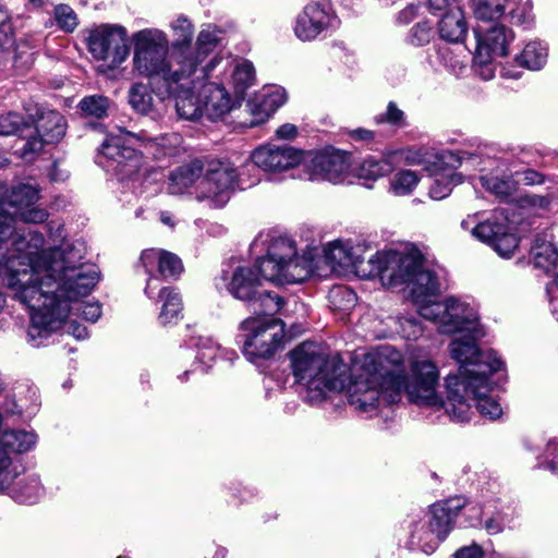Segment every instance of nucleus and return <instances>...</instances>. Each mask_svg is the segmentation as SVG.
Returning a JSON list of instances; mask_svg holds the SVG:
<instances>
[{"mask_svg": "<svg viewBox=\"0 0 558 558\" xmlns=\"http://www.w3.org/2000/svg\"><path fill=\"white\" fill-rule=\"evenodd\" d=\"M289 356L294 380L305 389L310 403L323 401L329 391H347L349 403L364 413L374 412L381 403L390 404L384 386L403 367V354L390 345L356 359L352 368L314 342L301 343Z\"/></svg>", "mask_w": 558, "mask_h": 558, "instance_id": "obj_1", "label": "nucleus"}, {"mask_svg": "<svg viewBox=\"0 0 558 558\" xmlns=\"http://www.w3.org/2000/svg\"><path fill=\"white\" fill-rule=\"evenodd\" d=\"M466 333L465 337L453 339L449 345L450 355L460 367L458 374L445 378V401L437 391L440 378L438 366L423 352L413 351L408 357V365L403 359L402 371L390 375L384 386V396L388 402H399L404 393L411 402L445 409L452 421L468 420L471 413L469 386L473 385L476 376L498 372L504 363L496 352L478 349V329Z\"/></svg>", "mask_w": 558, "mask_h": 558, "instance_id": "obj_2", "label": "nucleus"}, {"mask_svg": "<svg viewBox=\"0 0 558 558\" xmlns=\"http://www.w3.org/2000/svg\"><path fill=\"white\" fill-rule=\"evenodd\" d=\"M169 28L172 41L160 28L147 27L134 32L132 73L142 78H160V84L185 82L215 51L220 43V31L207 25L193 44L195 27L190 19L179 15Z\"/></svg>", "mask_w": 558, "mask_h": 558, "instance_id": "obj_3", "label": "nucleus"}, {"mask_svg": "<svg viewBox=\"0 0 558 558\" xmlns=\"http://www.w3.org/2000/svg\"><path fill=\"white\" fill-rule=\"evenodd\" d=\"M220 62L214 58L201 65L185 82H167L156 87L159 95H173L175 109L180 118L196 120L206 116L209 120H218L228 114L234 102L221 83L207 82L210 72Z\"/></svg>", "mask_w": 558, "mask_h": 558, "instance_id": "obj_4", "label": "nucleus"}, {"mask_svg": "<svg viewBox=\"0 0 558 558\" xmlns=\"http://www.w3.org/2000/svg\"><path fill=\"white\" fill-rule=\"evenodd\" d=\"M239 172L229 161L213 160L204 168L199 160L182 165L170 172L169 190L181 194L196 184L195 197L209 207L221 208L238 186Z\"/></svg>", "mask_w": 558, "mask_h": 558, "instance_id": "obj_5", "label": "nucleus"}, {"mask_svg": "<svg viewBox=\"0 0 558 558\" xmlns=\"http://www.w3.org/2000/svg\"><path fill=\"white\" fill-rule=\"evenodd\" d=\"M259 245L266 246V255L257 259V269L269 282L280 286L299 283L317 270L313 251L300 255L295 241L288 235H259L253 246Z\"/></svg>", "mask_w": 558, "mask_h": 558, "instance_id": "obj_6", "label": "nucleus"}, {"mask_svg": "<svg viewBox=\"0 0 558 558\" xmlns=\"http://www.w3.org/2000/svg\"><path fill=\"white\" fill-rule=\"evenodd\" d=\"M39 199V189L29 183H20L12 189L10 195V205L14 208L13 213H9L0 205V213L10 217L12 233L3 241L4 250L10 251L25 258H37L47 250H43L44 236L28 227H20L17 219L27 223L44 222L48 214L45 209L34 207ZM51 248H48L50 251Z\"/></svg>", "mask_w": 558, "mask_h": 558, "instance_id": "obj_7", "label": "nucleus"}, {"mask_svg": "<svg viewBox=\"0 0 558 558\" xmlns=\"http://www.w3.org/2000/svg\"><path fill=\"white\" fill-rule=\"evenodd\" d=\"M389 254L397 255L401 260L396 266L387 264L380 276V281L389 288L405 286L409 290L417 312L422 315V307L436 302L434 298L439 292V282L436 275L423 267V260L417 250L396 251Z\"/></svg>", "mask_w": 558, "mask_h": 558, "instance_id": "obj_8", "label": "nucleus"}, {"mask_svg": "<svg viewBox=\"0 0 558 558\" xmlns=\"http://www.w3.org/2000/svg\"><path fill=\"white\" fill-rule=\"evenodd\" d=\"M367 245L363 242H353L352 240H335L329 242L323 250L324 259L331 271L344 272L353 271L361 278L378 277L380 279L385 265H395L400 263V258L389 251L377 252L367 260L364 254Z\"/></svg>", "mask_w": 558, "mask_h": 558, "instance_id": "obj_9", "label": "nucleus"}, {"mask_svg": "<svg viewBox=\"0 0 558 558\" xmlns=\"http://www.w3.org/2000/svg\"><path fill=\"white\" fill-rule=\"evenodd\" d=\"M262 278L256 264L255 267L239 266L231 272L223 271L220 280L234 299L247 303L258 314L272 315L284 302L278 294L262 289Z\"/></svg>", "mask_w": 558, "mask_h": 558, "instance_id": "obj_10", "label": "nucleus"}, {"mask_svg": "<svg viewBox=\"0 0 558 558\" xmlns=\"http://www.w3.org/2000/svg\"><path fill=\"white\" fill-rule=\"evenodd\" d=\"M43 256H45V259L47 258L49 260V264H53L54 266H57V268L62 269V271L64 269L68 270L70 268L71 270L87 269L88 272H90L94 277L93 284L86 293L77 295L75 300H69V302H66L69 305L66 314L63 317L60 326L56 330L62 327V325L65 323L70 314L80 316L87 322L95 323L101 315L100 304L89 302L84 303L82 302V300L89 295V293L95 288L99 277L98 270L95 267V265L82 263V259L85 256L84 244L81 242L64 244L61 247H54V250L44 252Z\"/></svg>", "mask_w": 558, "mask_h": 558, "instance_id": "obj_11", "label": "nucleus"}, {"mask_svg": "<svg viewBox=\"0 0 558 558\" xmlns=\"http://www.w3.org/2000/svg\"><path fill=\"white\" fill-rule=\"evenodd\" d=\"M265 316L248 317L239 327L243 353L253 363L271 357L284 338L283 323Z\"/></svg>", "mask_w": 558, "mask_h": 558, "instance_id": "obj_12", "label": "nucleus"}, {"mask_svg": "<svg viewBox=\"0 0 558 558\" xmlns=\"http://www.w3.org/2000/svg\"><path fill=\"white\" fill-rule=\"evenodd\" d=\"M423 318L433 322L440 333L475 332L478 314L470 303L454 296L422 307Z\"/></svg>", "mask_w": 558, "mask_h": 558, "instance_id": "obj_13", "label": "nucleus"}, {"mask_svg": "<svg viewBox=\"0 0 558 558\" xmlns=\"http://www.w3.org/2000/svg\"><path fill=\"white\" fill-rule=\"evenodd\" d=\"M88 52L102 61L106 70L118 69L130 56L128 32L119 24H100L92 27L86 37Z\"/></svg>", "mask_w": 558, "mask_h": 558, "instance_id": "obj_14", "label": "nucleus"}, {"mask_svg": "<svg viewBox=\"0 0 558 558\" xmlns=\"http://www.w3.org/2000/svg\"><path fill=\"white\" fill-rule=\"evenodd\" d=\"M100 155L107 159L104 167L113 171L122 183L133 190L142 185L143 157L135 148L125 146L120 135H108L100 146Z\"/></svg>", "mask_w": 558, "mask_h": 558, "instance_id": "obj_15", "label": "nucleus"}, {"mask_svg": "<svg viewBox=\"0 0 558 558\" xmlns=\"http://www.w3.org/2000/svg\"><path fill=\"white\" fill-rule=\"evenodd\" d=\"M340 25L341 20L330 0H313L296 15L293 32L298 39L307 43L335 33Z\"/></svg>", "mask_w": 558, "mask_h": 558, "instance_id": "obj_16", "label": "nucleus"}, {"mask_svg": "<svg viewBox=\"0 0 558 558\" xmlns=\"http://www.w3.org/2000/svg\"><path fill=\"white\" fill-rule=\"evenodd\" d=\"M37 442L35 433L25 429L5 430L0 436V489L23 472L20 456L32 450Z\"/></svg>", "mask_w": 558, "mask_h": 558, "instance_id": "obj_17", "label": "nucleus"}, {"mask_svg": "<svg viewBox=\"0 0 558 558\" xmlns=\"http://www.w3.org/2000/svg\"><path fill=\"white\" fill-rule=\"evenodd\" d=\"M461 227L470 230L477 240L489 244L501 257H510L519 246V238L507 222V218L495 215L493 219L478 222L474 215L463 219Z\"/></svg>", "mask_w": 558, "mask_h": 558, "instance_id": "obj_18", "label": "nucleus"}, {"mask_svg": "<svg viewBox=\"0 0 558 558\" xmlns=\"http://www.w3.org/2000/svg\"><path fill=\"white\" fill-rule=\"evenodd\" d=\"M64 117L56 110H44L37 114L35 126H29L26 142L16 149L21 158L32 161L46 145L58 143L65 134Z\"/></svg>", "mask_w": 558, "mask_h": 558, "instance_id": "obj_19", "label": "nucleus"}, {"mask_svg": "<svg viewBox=\"0 0 558 558\" xmlns=\"http://www.w3.org/2000/svg\"><path fill=\"white\" fill-rule=\"evenodd\" d=\"M251 159L265 172H283L295 168L302 161V153L291 146L267 144L256 148Z\"/></svg>", "mask_w": 558, "mask_h": 558, "instance_id": "obj_20", "label": "nucleus"}, {"mask_svg": "<svg viewBox=\"0 0 558 558\" xmlns=\"http://www.w3.org/2000/svg\"><path fill=\"white\" fill-rule=\"evenodd\" d=\"M148 83L135 82L128 92L129 104L134 111L153 118L161 116L162 101L173 95H159L156 87L161 83L160 78H147Z\"/></svg>", "mask_w": 558, "mask_h": 558, "instance_id": "obj_21", "label": "nucleus"}, {"mask_svg": "<svg viewBox=\"0 0 558 558\" xmlns=\"http://www.w3.org/2000/svg\"><path fill=\"white\" fill-rule=\"evenodd\" d=\"M310 180H326L338 183L349 170L348 158L343 153L325 150L313 156L310 163Z\"/></svg>", "mask_w": 558, "mask_h": 558, "instance_id": "obj_22", "label": "nucleus"}, {"mask_svg": "<svg viewBox=\"0 0 558 558\" xmlns=\"http://www.w3.org/2000/svg\"><path fill=\"white\" fill-rule=\"evenodd\" d=\"M402 158L411 165H421L424 162V156L420 151H393L381 158H365L357 169V175L361 179L376 180L390 173L397 162Z\"/></svg>", "mask_w": 558, "mask_h": 558, "instance_id": "obj_23", "label": "nucleus"}, {"mask_svg": "<svg viewBox=\"0 0 558 558\" xmlns=\"http://www.w3.org/2000/svg\"><path fill=\"white\" fill-rule=\"evenodd\" d=\"M463 506L464 502L461 498H452L434 504L430 507L425 519L428 521V525L433 526L437 536H433L434 541H429V547L442 542L447 537Z\"/></svg>", "mask_w": 558, "mask_h": 558, "instance_id": "obj_24", "label": "nucleus"}, {"mask_svg": "<svg viewBox=\"0 0 558 558\" xmlns=\"http://www.w3.org/2000/svg\"><path fill=\"white\" fill-rule=\"evenodd\" d=\"M476 48L493 57H505L508 54V46L513 40L514 34L502 24H492L487 27L482 25L474 29Z\"/></svg>", "mask_w": 558, "mask_h": 558, "instance_id": "obj_25", "label": "nucleus"}, {"mask_svg": "<svg viewBox=\"0 0 558 558\" xmlns=\"http://www.w3.org/2000/svg\"><path fill=\"white\" fill-rule=\"evenodd\" d=\"M488 376L489 375L475 377L473 385L468 388V395L470 396L469 402L471 409L472 402H475V407L482 416L496 420L501 416L502 408L496 399L488 395L492 390ZM470 415H472V412ZM470 418L471 416H469L468 421ZM464 422H466V420Z\"/></svg>", "mask_w": 558, "mask_h": 558, "instance_id": "obj_26", "label": "nucleus"}, {"mask_svg": "<svg viewBox=\"0 0 558 558\" xmlns=\"http://www.w3.org/2000/svg\"><path fill=\"white\" fill-rule=\"evenodd\" d=\"M438 32L449 43H460L468 34V23L460 7H451L441 16Z\"/></svg>", "mask_w": 558, "mask_h": 558, "instance_id": "obj_27", "label": "nucleus"}, {"mask_svg": "<svg viewBox=\"0 0 558 558\" xmlns=\"http://www.w3.org/2000/svg\"><path fill=\"white\" fill-rule=\"evenodd\" d=\"M154 262H159V275L163 278H175L183 270L182 262L175 254L161 248L144 250L140 263L149 266Z\"/></svg>", "mask_w": 558, "mask_h": 558, "instance_id": "obj_28", "label": "nucleus"}, {"mask_svg": "<svg viewBox=\"0 0 558 558\" xmlns=\"http://www.w3.org/2000/svg\"><path fill=\"white\" fill-rule=\"evenodd\" d=\"M0 493L9 495L12 499L21 504H35L44 494V488L36 476H28L13 480L8 488Z\"/></svg>", "mask_w": 558, "mask_h": 558, "instance_id": "obj_29", "label": "nucleus"}, {"mask_svg": "<svg viewBox=\"0 0 558 558\" xmlns=\"http://www.w3.org/2000/svg\"><path fill=\"white\" fill-rule=\"evenodd\" d=\"M534 267L549 271L558 265V250L545 235H537L531 247Z\"/></svg>", "mask_w": 558, "mask_h": 558, "instance_id": "obj_30", "label": "nucleus"}, {"mask_svg": "<svg viewBox=\"0 0 558 558\" xmlns=\"http://www.w3.org/2000/svg\"><path fill=\"white\" fill-rule=\"evenodd\" d=\"M126 135L135 141L142 142L145 147L153 150L155 156H158L159 154H174L182 142V137L178 133L165 134L159 137H150L146 132L142 131L138 134L126 132Z\"/></svg>", "mask_w": 558, "mask_h": 558, "instance_id": "obj_31", "label": "nucleus"}, {"mask_svg": "<svg viewBox=\"0 0 558 558\" xmlns=\"http://www.w3.org/2000/svg\"><path fill=\"white\" fill-rule=\"evenodd\" d=\"M158 298L162 302L158 320L161 325L177 324L181 318L182 300L179 293L171 288L158 289Z\"/></svg>", "mask_w": 558, "mask_h": 558, "instance_id": "obj_32", "label": "nucleus"}, {"mask_svg": "<svg viewBox=\"0 0 558 558\" xmlns=\"http://www.w3.org/2000/svg\"><path fill=\"white\" fill-rule=\"evenodd\" d=\"M547 58V46L542 41L533 40L525 45L521 53L515 57V61L523 68L537 71L546 64Z\"/></svg>", "mask_w": 558, "mask_h": 558, "instance_id": "obj_33", "label": "nucleus"}, {"mask_svg": "<svg viewBox=\"0 0 558 558\" xmlns=\"http://www.w3.org/2000/svg\"><path fill=\"white\" fill-rule=\"evenodd\" d=\"M510 7V0H473L474 15L484 23L499 20Z\"/></svg>", "mask_w": 558, "mask_h": 558, "instance_id": "obj_34", "label": "nucleus"}, {"mask_svg": "<svg viewBox=\"0 0 558 558\" xmlns=\"http://www.w3.org/2000/svg\"><path fill=\"white\" fill-rule=\"evenodd\" d=\"M230 77L234 93L238 97H242L254 83L255 71L253 64L246 60L236 63L231 70Z\"/></svg>", "mask_w": 558, "mask_h": 558, "instance_id": "obj_35", "label": "nucleus"}, {"mask_svg": "<svg viewBox=\"0 0 558 558\" xmlns=\"http://www.w3.org/2000/svg\"><path fill=\"white\" fill-rule=\"evenodd\" d=\"M511 7L507 8V14L512 24L529 28L533 25L535 16L531 0H510Z\"/></svg>", "mask_w": 558, "mask_h": 558, "instance_id": "obj_36", "label": "nucleus"}, {"mask_svg": "<svg viewBox=\"0 0 558 558\" xmlns=\"http://www.w3.org/2000/svg\"><path fill=\"white\" fill-rule=\"evenodd\" d=\"M28 132L29 125L24 121V118L20 113L9 112L0 116V135L9 136L19 134L24 144Z\"/></svg>", "mask_w": 558, "mask_h": 558, "instance_id": "obj_37", "label": "nucleus"}, {"mask_svg": "<svg viewBox=\"0 0 558 558\" xmlns=\"http://www.w3.org/2000/svg\"><path fill=\"white\" fill-rule=\"evenodd\" d=\"M53 22L64 33H73L78 26V16L69 4H58L52 11Z\"/></svg>", "mask_w": 558, "mask_h": 558, "instance_id": "obj_38", "label": "nucleus"}, {"mask_svg": "<svg viewBox=\"0 0 558 558\" xmlns=\"http://www.w3.org/2000/svg\"><path fill=\"white\" fill-rule=\"evenodd\" d=\"M328 300L335 310L349 311L356 303L355 292L345 286H335L330 289Z\"/></svg>", "mask_w": 558, "mask_h": 558, "instance_id": "obj_39", "label": "nucleus"}, {"mask_svg": "<svg viewBox=\"0 0 558 558\" xmlns=\"http://www.w3.org/2000/svg\"><path fill=\"white\" fill-rule=\"evenodd\" d=\"M418 181L420 179L414 171H399L391 179L390 189L398 196L407 195L412 193Z\"/></svg>", "mask_w": 558, "mask_h": 558, "instance_id": "obj_40", "label": "nucleus"}, {"mask_svg": "<svg viewBox=\"0 0 558 558\" xmlns=\"http://www.w3.org/2000/svg\"><path fill=\"white\" fill-rule=\"evenodd\" d=\"M433 536H437L433 526L428 525V521L424 518L423 521L418 522L412 531V542L421 546L422 550L426 554L433 553L439 543H436L433 547H429V541H434Z\"/></svg>", "mask_w": 558, "mask_h": 558, "instance_id": "obj_41", "label": "nucleus"}, {"mask_svg": "<svg viewBox=\"0 0 558 558\" xmlns=\"http://www.w3.org/2000/svg\"><path fill=\"white\" fill-rule=\"evenodd\" d=\"M80 108L86 116L100 119L107 114L109 99L101 95L88 96L81 100Z\"/></svg>", "mask_w": 558, "mask_h": 558, "instance_id": "obj_42", "label": "nucleus"}, {"mask_svg": "<svg viewBox=\"0 0 558 558\" xmlns=\"http://www.w3.org/2000/svg\"><path fill=\"white\" fill-rule=\"evenodd\" d=\"M482 185L501 199L510 197L514 191L513 182L497 177H481Z\"/></svg>", "mask_w": 558, "mask_h": 558, "instance_id": "obj_43", "label": "nucleus"}, {"mask_svg": "<svg viewBox=\"0 0 558 558\" xmlns=\"http://www.w3.org/2000/svg\"><path fill=\"white\" fill-rule=\"evenodd\" d=\"M494 58L495 57L483 52L481 49H475L473 69L476 75L485 81L492 80L495 76V66L493 65Z\"/></svg>", "mask_w": 558, "mask_h": 558, "instance_id": "obj_44", "label": "nucleus"}, {"mask_svg": "<svg viewBox=\"0 0 558 558\" xmlns=\"http://www.w3.org/2000/svg\"><path fill=\"white\" fill-rule=\"evenodd\" d=\"M433 34V26L428 22H418L410 29L407 41L414 47H422L430 41Z\"/></svg>", "mask_w": 558, "mask_h": 558, "instance_id": "obj_45", "label": "nucleus"}, {"mask_svg": "<svg viewBox=\"0 0 558 558\" xmlns=\"http://www.w3.org/2000/svg\"><path fill=\"white\" fill-rule=\"evenodd\" d=\"M195 345L197 348L196 359L204 365L213 362L220 352L219 344L208 337H199Z\"/></svg>", "mask_w": 558, "mask_h": 558, "instance_id": "obj_46", "label": "nucleus"}, {"mask_svg": "<svg viewBox=\"0 0 558 558\" xmlns=\"http://www.w3.org/2000/svg\"><path fill=\"white\" fill-rule=\"evenodd\" d=\"M246 106L252 116L251 126L264 123L274 113L272 111H268V106L266 107V102L258 95L248 100Z\"/></svg>", "mask_w": 558, "mask_h": 558, "instance_id": "obj_47", "label": "nucleus"}, {"mask_svg": "<svg viewBox=\"0 0 558 558\" xmlns=\"http://www.w3.org/2000/svg\"><path fill=\"white\" fill-rule=\"evenodd\" d=\"M454 184L453 175H439L434 179L429 187V196L433 199H442L451 193Z\"/></svg>", "mask_w": 558, "mask_h": 558, "instance_id": "obj_48", "label": "nucleus"}, {"mask_svg": "<svg viewBox=\"0 0 558 558\" xmlns=\"http://www.w3.org/2000/svg\"><path fill=\"white\" fill-rule=\"evenodd\" d=\"M258 96L266 102V107L268 106V111L272 112L280 108L287 100L286 90L279 86L264 89Z\"/></svg>", "mask_w": 558, "mask_h": 558, "instance_id": "obj_49", "label": "nucleus"}, {"mask_svg": "<svg viewBox=\"0 0 558 558\" xmlns=\"http://www.w3.org/2000/svg\"><path fill=\"white\" fill-rule=\"evenodd\" d=\"M439 57L446 68H448L454 75H460L466 69L464 58H460L453 53L449 48L439 50Z\"/></svg>", "mask_w": 558, "mask_h": 558, "instance_id": "obj_50", "label": "nucleus"}, {"mask_svg": "<svg viewBox=\"0 0 558 558\" xmlns=\"http://www.w3.org/2000/svg\"><path fill=\"white\" fill-rule=\"evenodd\" d=\"M375 120L377 123L386 122L391 125L402 126L404 124V112L395 102L390 101L386 112L377 116Z\"/></svg>", "mask_w": 558, "mask_h": 558, "instance_id": "obj_51", "label": "nucleus"}, {"mask_svg": "<svg viewBox=\"0 0 558 558\" xmlns=\"http://www.w3.org/2000/svg\"><path fill=\"white\" fill-rule=\"evenodd\" d=\"M400 332L407 339H417L423 333L421 323L414 317L399 318Z\"/></svg>", "mask_w": 558, "mask_h": 558, "instance_id": "obj_52", "label": "nucleus"}, {"mask_svg": "<svg viewBox=\"0 0 558 558\" xmlns=\"http://www.w3.org/2000/svg\"><path fill=\"white\" fill-rule=\"evenodd\" d=\"M145 271L149 275V278L147 279L146 288H145V294L149 299H154V292L155 290L159 289L160 282L159 279L154 276V272L157 271L159 274V262H154L151 265L147 266L145 263H140Z\"/></svg>", "mask_w": 558, "mask_h": 558, "instance_id": "obj_53", "label": "nucleus"}, {"mask_svg": "<svg viewBox=\"0 0 558 558\" xmlns=\"http://www.w3.org/2000/svg\"><path fill=\"white\" fill-rule=\"evenodd\" d=\"M544 459L548 468L558 474V439H550L544 451Z\"/></svg>", "mask_w": 558, "mask_h": 558, "instance_id": "obj_54", "label": "nucleus"}, {"mask_svg": "<svg viewBox=\"0 0 558 558\" xmlns=\"http://www.w3.org/2000/svg\"><path fill=\"white\" fill-rule=\"evenodd\" d=\"M522 206L531 207L533 209L547 210L550 205V198L543 195H524L521 198Z\"/></svg>", "mask_w": 558, "mask_h": 558, "instance_id": "obj_55", "label": "nucleus"}, {"mask_svg": "<svg viewBox=\"0 0 558 558\" xmlns=\"http://www.w3.org/2000/svg\"><path fill=\"white\" fill-rule=\"evenodd\" d=\"M418 9L420 7L414 3L407 5L398 13L397 22L402 25L409 24L417 16Z\"/></svg>", "mask_w": 558, "mask_h": 558, "instance_id": "obj_56", "label": "nucleus"}, {"mask_svg": "<svg viewBox=\"0 0 558 558\" xmlns=\"http://www.w3.org/2000/svg\"><path fill=\"white\" fill-rule=\"evenodd\" d=\"M454 558H483V549L477 544L464 546L456 551Z\"/></svg>", "mask_w": 558, "mask_h": 558, "instance_id": "obj_57", "label": "nucleus"}, {"mask_svg": "<svg viewBox=\"0 0 558 558\" xmlns=\"http://www.w3.org/2000/svg\"><path fill=\"white\" fill-rule=\"evenodd\" d=\"M460 160H461V165H464L465 167H472L474 169H478L480 171L485 170V167L483 165L486 162V160H484L481 156H478L476 154L465 153L460 158ZM487 161H490V160L487 159Z\"/></svg>", "mask_w": 558, "mask_h": 558, "instance_id": "obj_58", "label": "nucleus"}, {"mask_svg": "<svg viewBox=\"0 0 558 558\" xmlns=\"http://www.w3.org/2000/svg\"><path fill=\"white\" fill-rule=\"evenodd\" d=\"M504 519L497 514L485 520L484 527L489 534H498L504 530Z\"/></svg>", "mask_w": 558, "mask_h": 558, "instance_id": "obj_59", "label": "nucleus"}, {"mask_svg": "<svg viewBox=\"0 0 558 558\" xmlns=\"http://www.w3.org/2000/svg\"><path fill=\"white\" fill-rule=\"evenodd\" d=\"M427 4L432 13L439 14L440 16L451 7H456L452 4V0H428Z\"/></svg>", "mask_w": 558, "mask_h": 558, "instance_id": "obj_60", "label": "nucleus"}, {"mask_svg": "<svg viewBox=\"0 0 558 558\" xmlns=\"http://www.w3.org/2000/svg\"><path fill=\"white\" fill-rule=\"evenodd\" d=\"M298 134V128L292 123H286L279 126L276 131V135L281 140H292Z\"/></svg>", "mask_w": 558, "mask_h": 558, "instance_id": "obj_61", "label": "nucleus"}, {"mask_svg": "<svg viewBox=\"0 0 558 558\" xmlns=\"http://www.w3.org/2000/svg\"><path fill=\"white\" fill-rule=\"evenodd\" d=\"M522 181L525 184L533 185V184L544 183L545 179L542 173H539L535 170L529 169L522 173Z\"/></svg>", "mask_w": 558, "mask_h": 558, "instance_id": "obj_62", "label": "nucleus"}, {"mask_svg": "<svg viewBox=\"0 0 558 558\" xmlns=\"http://www.w3.org/2000/svg\"><path fill=\"white\" fill-rule=\"evenodd\" d=\"M68 332L76 339H85L88 336L87 328L75 322H71L68 326Z\"/></svg>", "mask_w": 558, "mask_h": 558, "instance_id": "obj_63", "label": "nucleus"}, {"mask_svg": "<svg viewBox=\"0 0 558 558\" xmlns=\"http://www.w3.org/2000/svg\"><path fill=\"white\" fill-rule=\"evenodd\" d=\"M350 135L356 141H369L373 138L374 133L366 129H355L350 132Z\"/></svg>", "mask_w": 558, "mask_h": 558, "instance_id": "obj_64", "label": "nucleus"}]
</instances>
